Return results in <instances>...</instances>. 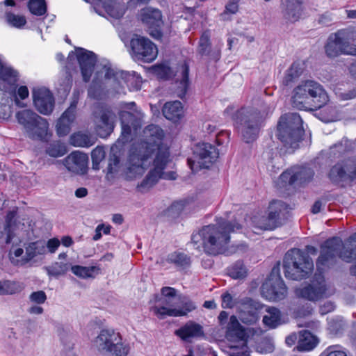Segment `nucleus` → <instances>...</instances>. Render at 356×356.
Listing matches in <instances>:
<instances>
[{"label": "nucleus", "mask_w": 356, "mask_h": 356, "mask_svg": "<svg viewBox=\"0 0 356 356\" xmlns=\"http://www.w3.org/2000/svg\"><path fill=\"white\" fill-rule=\"evenodd\" d=\"M26 255L23 260L27 263L37 255L43 254L46 252L45 243L43 241H37L27 244L25 247Z\"/></svg>", "instance_id": "obj_31"}, {"label": "nucleus", "mask_w": 356, "mask_h": 356, "mask_svg": "<svg viewBox=\"0 0 356 356\" xmlns=\"http://www.w3.org/2000/svg\"><path fill=\"white\" fill-rule=\"evenodd\" d=\"M345 243L339 237L329 238L321 246V254L318 258L316 264L329 266L332 264L338 256L340 258V253L342 252Z\"/></svg>", "instance_id": "obj_16"}, {"label": "nucleus", "mask_w": 356, "mask_h": 356, "mask_svg": "<svg viewBox=\"0 0 356 356\" xmlns=\"http://www.w3.org/2000/svg\"><path fill=\"white\" fill-rule=\"evenodd\" d=\"M23 286L18 282L2 280L0 281V295L15 294L20 292Z\"/></svg>", "instance_id": "obj_43"}, {"label": "nucleus", "mask_w": 356, "mask_h": 356, "mask_svg": "<svg viewBox=\"0 0 356 356\" xmlns=\"http://www.w3.org/2000/svg\"><path fill=\"white\" fill-rule=\"evenodd\" d=\"M30 300L36 304H42L47 300L46 293L43 291L33 292L29 296Z\"/></svg>", "instance_id": "obj_58"}, {"label": "nucleus", "mask_w": 356, "mask_h": 356, "mask_svg": "<svg viewBox=\"0 0 356 356\" xmlns=\"http://www.w3.org/2000/svg\"><path fill=\"white\" fill-rule=\"evenodd\" d=\"M307 252L293 248L286 252L283 260L284 273L286 278L301 280L307 278L314 268L312 259L308 254L315 255L317 249L312 245L306 246Z\"/></svg>", "instance_id": "obj_4"}, {"label": "nucleus", "mask_w": 356, "mask_h": 356, "mask_svg": "<svg viewBox=\"0 0 356 356\" xmlns=\"http://www.w3.org/2000/svg\"><path fill=\"white\" fill-rule=\"evenodd\" d=\"M161 295L168 299H174L177 296V290L172 287L165 286L161 289Z\"/></svg>", "instance_id": "obj_64"}, {"label": "nucleus", "mask_w": 356, "mask_h": 356, "mask_svg": "<svg viewBox=\"0 0 356 356\" xmlns=\"http://www.w3.org/2000/svg\"><path fill=\"white\" fill-rule=\"evenodd\" d=\"M76 53L71 51L69 54L68 60L74 59L76 56L85 82H88L94 71L95 65L97 62V56L95 53L88 51L83 48L78 47L76 49Z\"/></svg>", "instance_id": "obj_15"}, {"label": "nucleus", "mask_w": 356, "mask_h": 356, "mask_svg": "<svg viewBox=\"0 0 356 356\" xmlns=\"http://www.w3.org/2000/svg\"><path fill=\"white\" fill-rule=\"evenodd\" d=\"M33 99L35 107L41 114L49 115L52 113L55 101L49 90L40 88L33 90Z\"/></svg>", "instance_id": "obj_19"}, {"label": "nucleus", "mask_w": 356, "mask_h": 356, "mask_svg": "<svg viewBox=\"0 0 356 356\" xmlns=\"http://www.w3.org/2000/svg\"><path fill=\"white\" fill-rule=\"evenodd\" d=\"M121 124H127L136 130L140 127V119L134 113L129 111H122L120 113Z\"/></svg>", "instance_id": "obj_49"}, {"label": "nucleus", "mask_w": 356, "mask_h": 356, "mask_svg": "<svg viewBox=\"0 0 356 356\" xmlns=\"http://www.w3.org/2000/svg\"><path fill=\"white\" fill-rule=\"evenodd\" d=\"M266 314L263 317V323L270 329L276 328L282 324L281 312L274 307H268L266 309Z\"/></svg>", "instance_id": "obj_30"}, {"label": "nucleus", "mask_w": 356, "mask_h": 356, "mask_svg": "<svg viewBox=\"0 0 356 356\" xmlns=\"http://www.w3.org/2000/svg\"><path fill=\"white\" fill-rule=\"evenodd\" d=\"M283 209L284 204L282 201H273L269 205L268 216L261 219L260 228L272 230L282 225L284 221L282 218Z\"/></svg>", "instance_id": "obj_17"}, {"label": "nucleus", "mask_w": 356, "mask_h": 356, "mask_svg": "<svg viewBox=\"0 0 356 356\" xmlns=\"http://www.w3.org/2000/svg\"><path fill=\"white\" fill-rule=\"evenodd\" d=\"M70 144L76 147H89L93 145L95 140L90 135L78 132L70 136Z\"/></svg>", "instance_id": "obj_34"}, {"label": "nucleus", "mask_w": 356, "mask_h": 356, "mask_svg": "<svg viewBox=\"0 0 356 356\" xmlns=\"http://www.w3.org/2000/svg\"><path fill=\"white\" fill-rule=\"evenodd\" d=\"M211 51V43L210 41L209 31H205L202 33L197 47V53L200 56H210Z\"/></svg>", "instance_id": "obj_44"}, {"label": "nucleus", "mask_w": 356, "mask_h": 356, "mask_svg": "<svg viewBox=\"0 0 356 356\" xmlns=\"http://www.w3.org/2000/svg\"><path fill=\"white\" fill-rule=\"evenodd\" d=\"M162 113L166 119L176 122L183 115L182 104L179 101L168 102L164 104Z\"/></svg>", "instance_id": "obj_27"}, {"label": "nucleus", "mask_w": 356, "mask_h": 356, "mask_svg": "<svg viewBox=\"0 0 356 356\" xmlns=\"http://www.w3.org/2000/svg\"><path fill=\"white\" fill-rule=\"evenodd\" d=\"M169 151H166L165 149H161L160 153L156 154L154 159V168L148 172L140 184L138 185L139 188H149L157 183L163 175V171L169 161Z\"/></svg>", "instance_id": "obj_13"}, {"label": "nucleus", "mask_w": 356, "mask_h": 356, "mask_svg": "<svg viewBox=\"0 0 356 356\" xmlns=\"http://www.w3.org/2000/svg\"><path fill=\"white\" fill-rule=\"evenodd\" d=\"M230 350V356H250L246 342H244L241 348L231 346Z\"/></svg>", "instance_id": "obj_57"}, {"label": "nucleus", "mask_w": 356, "mask_h": 356, "mask_svg": "<svg viewBox=\"0 0 356 356\" xmlns=\"http://www.w3.org/2000/svg\"><path fill=\"white\" fill-rule=\"evenodd\" d=\"M296 185H302L309 182L314 177V170L309 167H294Z\"/></svg>", "instance_id": "obj_35"}, {"label": "nucleus", "mask_w": 356, "mask_h": 356, "mask_svg": "<svg viewBox=\"0 0 356 356\" xmlns=\"http://www.w3.org/2000/svg\"><path fill=\"white\" fill-rule=\"evenodd\" d=\"M46 153L51 157H59L67 152L66 146L60 141L49 143L46 148Z\"/></svg>", "instance_id": "obj_45"}, {"label": "nucleus", "mask_w": 356, "mask_h": 356, "mask_svg": "<svg viewBox=\"0 0 356 356\" xmlns=\"http://www.w3.org/2000/svg\"><path fill=\"white\" fill-rule=\"evenodd\" d=\"M242 229L236 221L220 218L215 225L204 226L198 232L193 234L191 243L197 249L203 248L209 255L216 256L224 253L230 241V233Z\"/></svg>", "instance_id": "obj_1"}, {"label": "nucleus", "mask_w": 356, "mask_h": 356, "mask_svg": "<svg viewBox=\"0 0 356 356\" xmlns=\"http://www.w3.org/2000/svg\"><path fill=\"white\" fill-rule=\"evenodd\" d=\"M302 0H282L284 18L291 22L298 21L302 13Z\"/></svg>", "instance_id": "obj_26"}, {"label": "nucleus", "mask_w": 356, "mask_h": 356, "mask_svg": "<svg viewBox=\"0 0 356 356\" xmlns=\"http://www.w3.org/2000/svg\"><path fill=\"white\" fill-rule=\"evenodd\" d=\"M197 163L202 168H209L218 158L217 148L208 143H199L194 150Z\"/></svg>", "instance_id": "obj_18"}, {"label": "nucleus", "mask_w": 356, "mask_h": 356, "mask_svg": "<svg viewBox=\"0 0 356 356\" xmlns=\"http://www.w3.org/2000/svg\"><path fill=\"white\" fill-rule=\"evenodd\" d=\"M88 96L96 100L104 99L106 96V92L102 86V83L95 79L88 90Z\"/></svg>", "instance_id": "obj_42"}, {"label": "nucleus", "mask_w": 356, "mask_h": 356, "mask_svg": "<svg viewBox=\"0 0 356 356\" xmlns=\"http://www.w3.org/2000/svg\"><path fill=\"white\" fill-rule=\"evenodd\" d=\"M28 8L29 11L36 16L44 15L47 10L45 0H29Z\"/></svg>", "instance_id": "obj_46"}, {"label": "nucleus", "mask_w": 356, "mask_h": 356, "mask_svg": "<svg viewBox=\"0 0 356 356\" xmlns=\"http://www.w3.org/2000/svg\"><path fill=\"white\" fill-rule=\"evenodd\" d=\"M68 171L84 175L88 170V156L86 154L75 151L62 161Z\"/></svg>", "instance_id": "obj_22"}, {"label": "nucleus", "mask_w": 356, "mask_h": 356, "mask_svg": "<svg viewBox=\"0 0 356 356\" xmlns=\"http://www.w3.org/2000/svg\"><path fill=\"white\" fill-rule=\"evenodd\" d=\"M105 157V152L102 147H97L91 153L92 169L99 170V163Z\"/></svg>", "instance_id": "obj_51"}, {"label": "nucleus", "mask_w": 356, "mask_h": 356, "mask_svg": "<svg viewBox=\"0 0 356 356\" xmlns=\"http://www.w3.org/2000/svg\"><path fill=\"white\" fill-rule=\"evenodd\" d=\"M72 272L76 276L81 278L94 277L95 275L100 273V268L98 266H73L71 267Z\"/></svg>", "instance_id": "obj_38"}, {"label": "nucleus", "mask_w": 356, "mask_h": 356, "mask_svg": "<svg viewBox=\"0 0 356 356\" xmlns=\"http://www.w3.org/2000/svg\"><path fill=\"white\" fill-rule=\"evenodd\" d=\"M282 280L280 276V264L277 262L272 268L270 276L267 280L277 281Z\"/></svg>", "instance_id": "obj_62"}, {"label": "nucleus", "mask_w": 356, "mask_h": 356, "mask_svg": "<svg viewBox=\"0 0 356 356\" xmlns=\"http://www.w3.org/2000/svg\"><path fill=\"white\" fill-rule=\"evenodd\" d=\"M175 334L182 340L188 341L190 338H198L204 335L203 327L192 321L175 331Z\"/></svg>", "instance_id": "obj_25"}, {"label": "nucleus", "mask_w": 356, "mask_h": 356, "mask_svg": "<svg viewBox=\"0 0 356 356\" xmlns=\"http://www.w3.org/2000/svg\"><path fill=\"white\" fill-rule=\"evenodd\" d=\"M262 296L269 300H283L287 294V288L283 280H266L261 287Z\"/></svg>", "instance_id": "obj_23"}, {"label": "nucleus", "mask_w": 356, "mask_h": 356, "mask_svg": "<svg viewBox=\"0 0 356 356\" xmlns=\"http://www.w3.org/2000/svg\"><path fill=\"white\" fill-rule=\"evenodd\" d=\"M96 134L102 138L108 137L114 130L115 114L106 105L97 103L92 111Z\"/></svg>", "instance_id": "obj_9"}, {"label": "nucleus", "mask_w": 356, "mask_h": 356, "mask_svg": "<svg viewBox=\"0 0 356 356\" xmlns=\"http://www.w3.org/2000/svg\"><path fill=\"white\" fill-rule=\"evenodd\" d=\"M6 21L12 26L20 29L26 23L24 16L15 15L10 12L6 13Z\"/></svg>", "instance_id": "obj_50"}, {"label": "nucleus", "mask_w": 356, "mask_h": 356, "mask_svg": "<svg viewBox=\"0 0 356 356\" xmlns=\"http://www.w3.org/2000/svg\"><path fill=\"white\" fill-rule=\"evenodd\" d=\"M340 259L346 263L356 262V233L348 238L340 253Z\"/></svg>", "instance_id": "obj_28"}, {"label": "nucleus", "mask_w": 356, "mask_h": 356, "mask_svg": "<svg viewBox=\"0 0 356 356\" xmlns=\"http://www.w3.org/2000/svg\"><path fill=\"white\" fill-rule=\"evenodd\" d=\"M227 274L235 280H242L246 277L248 270L242 261H237L227 268Z\"/></svg>", "instance_id": "obj_40"}, {"label": "nucleus", "mask_w": 356, "mask_h": 356, "mask_svg": "<svg viewBox=\"0 0 356 356\" xmlns=\"http://www.w3.org/2000/svg\"><path fill=\"white\" fill-rule=\"evenodd\" d=\"M120 77L124 79L127 86L131 90H140L141 89V76L135 72H120Z\"/></svg>", "instance_id": "obj_36"}, {"label": "nucleus", "mask_w": 356, "mask_h": 356, "mask_svg": "<svg viewBox=\"0 0 356 356\" xmlns=\"http://www.w3.org/2000/svg\"><path fill=\"white\" fill-rule=\"evenodd\" d=\"M318 343V339L308 330H302L299 333L297 349L300 351L312 350Z\"/></svg>", "instance_id": "obj_29"}, {"label": "nucleus", "mask_w": 356, "mask_h": 356, "mask_svg": "<svg viewBox=\"0 0 356 356\" xmlns=\"http://www.w3.org/2000/svg\"><path fill=\"white\" fill-rule=\"evenodd\" d=\"M122 124V133L120 138L117 141L118 144H124L129 140L130 136L131 134L132 126L127 124Z\"/></svg>", "instance_id": "obj_56"}, {"label": "nucleus", "mask_w": 356, "mask_h": 356, "mask_svg": "<svg viewBox=\"0 0 356 356\" xmlns=\"http://www.w3.org/2000/svg\"><path fill=\"white\" fill-rule=\"evenodd\" d=\"M296 295L311 302H317L327 298V287L324 277L321 275L315 274L314 280L311 283L296 289Z\"/></svg>", "instance_id": "obj_12"}, {"label": "nucleus", "mask_w": 356, "mask_h": 356, "mask_svg": "<svg viewBox=\"0 0 356 356\" xmlns=\"http://www.w3.org/2000/svg\"><path fill=\"white\" fill-rule=\"evenodd\" d=\"M228 337L236 338L238 340L245 341L246 342L247 334L245 328L241 325L236 330L233 331V333L227 334Z\"/></svg>", "instance_id": "obj_59"}, {"label": "nucleus", "mask_w": 356, "mask_h": 356, "mask_svg": "<svg viewBox=\"0 0 356 356\" xmlns=\"http://www.w3.org/2000/svg\"><path fill=\"white\" fill-rule=\"evenodd\" d=\"M17 72L0 60V79L8 82L17 81Z\"/></svg>", "instance_id": "obj_48"}, {"label": "nucleus", "mask_w": 356, "mask_h": 356, "mask_svg": "<svg viewBox=\"0 0 356 356\" xmlns=\"http://www.w3.org/2000/svg\"><path fill=\"white\" fill-rule=\"evenodd\" d=\"M78 101L74 99L69 108L62 114L56 124V132L59 136H67L71 130V124L75 119Z\"/></svg>", "instance_id": "obj_24"}, {"label": "nucleus", "mask_w": 356, "mask_h": 356, "mask_svg": "<svg viewBox=\"0 0 356 356\" xmlns=\"http://www.w3.org/2000/svg\"><path fill=\"white\" fill-rule=\"evenodd\" d=\"M240 0H229L225 6V11L221 14V17L224 20L227 19L226 15L227 14H236L238 10V2Z\"/></svg>", "instance_id": "obj_55"}, {"label": "nucleus", "mask_w": 356, "mask_h": 356, "mask_svg": "<svg viewBox=\"0 0 356 356\" xmlns=\"http://www.w3.org/2000/svg\"><path fill=\"white\" fill-rule=\"evenodd\" d=\"M168 261L170 264H173L179 269L188 268L191 263L190 257L179 252H175L170 254L168 257Z\"/></svg>", "instance_id": "obj_33"}, {"label": "nucleus", "mask_w": 356, "mask_h": 356, "mask_svg": "<svg viewBox=\"0 0 356 356\" xmlns=\"http://www.w3.org/2000/svg\"><path fill=\"white\" fill-rule=\"evenodd\" d=\"M18 122L23 125L29 138L43 140L47 134L49 124L47 120L31 110H23L16 114Z\"/></svg>", "instance_id": "obj_6"}, {"label": "nucleus", "mask_w": 356, "mask_h": 356, "mask_svg": "<svg viewBox=\"0 0 356 356\" xmlns=\"http://www.w3.org/2000/svg\"><path fill=\"white\" fill-rule=\"evenodd\" d=\"M185 207V203L183 201L175 202L167 210V215L171 218L178 217Z\"/></svg>", "instance_id": "obj_52"}, {"label": "nucleus", "mask_w": 356, "mask_h": 356, "mask_svg": "<svg viewBox=\"0 0 356 356\" xmlns=\"http://www.w3.org/2000/svg\"><path fill=\"white\" fill-rule=\"evenodd\" d=\"M95 343L99 350L110 353L113 356H126L129 351V347L122 342L120 334L113 330H101Z\"/></svg>", "instance_id": "obj_7"}, {"label": "nucleus", "mask_w": 356, "mask_h": 356, "mask_svg": "<svg viewBox=\"0 0 356 356\" xmlns=\"http://www.w3.org/2000/svg\"><path fill=\"white\" fill-rule=\"evenodd\" d=\"M234 305L232 296L229 292L222 295V307L223 308H232Z\"/></svg>", "instance_id": "obj_61"}, {"label": "nucleus", "mask_w": 356, "mask_h": 356, "mask_svg": "<svg viewBox=\"0 0 356 356\" xmlns=\"http://www.w3.org/2000/svg\"><path fill=\"white\" fill-rule=\"evenodd\" d=\"M339 97L341 100H350L356 97V88L345 90L339 93Z\"/></svg>", "instance_id": "obj_63"}, {"label": "nucleus", "mask_w": 356, "mask_h": 356, "mask_svg": "<svg viewBox=\"0 0 356 356\" xmlns=\"http://www.w3.org/2000/svg\"><path fill=\"white\" fill-rule=\"evenodd\" d=\"M179 300L181 301L182 307L180 309L177 308H167L165 307H154L153 308L156 315L160 318H164L165 316H186L188 313L195 310L196 305L187 297L183 296L179 297Z\"/></svg>", "instance_id": "obj_21"}, {"label": "nucleus", "mask_w": 356, "mask_h": 356, "mask_svg": "<svg viewBox=\"0 0 356 356\" xmlns=\"http://www.w3.org/2000/svg\"><path fill=\"white\" fill-rule=\"evenodd\" d=\"M261 127L258 125L237 126L243 140L246 143H252L257 138Z\"/></svg>", "instance_id": "obj_37"}, {"label": "nucleus", "mask_w": 356, "mask_h": 356, "mask_svg": "<svg viewBox=\"0 0 356 356\" xmlns=\"http://www.w3.org/2000/svg\"><path fill=\"white\" fill-rule=\"evenodd\" d=\"M280 181L290 186L296 185L294 168L282 172L280 177Z\"/></svg>", "instance_id": "obj_54"}, {"label": "nucleus", "mask_w": 356, "mask_h": 356, "mask_svg": "<svg viewBox=\"0 0 356 356\" xmlns=\"http://www.w3.org/2000/svg\"><path fill=\"white\" fill-rule=\"evenodd\" d=\"M189 66L186 63H184L181 66V80L179 83L177 89L175 93L178 97L183 99L187 92L189 86Z\"/></svg>", "instance_id": "obj_32"}, {"label": "nucleus", "mask_w": 356, "mask_h": 356, "mask_svg": "<svg viewBox=\"0 0 356 356\" xmlns=\"http://www.w3.org/2000/svg\"><path fill=\"white\" fill-rule=\"evenodd\" d=\"M120 151L118 149V145H113L111 148V152L108 164V173H115L118 172L120 167Z\"/></svg>", "instance_id": "obj_41"}, {"label": "nucleus", "mask_w": 356, "mask_h": 356, "mask_svg": "<svg viewBox=\"0 0 356 356\" xmlns=\"http://www.w3.org/2000/svg\"><path fill=\"white\" fill-rule=\"evenodd\" d=\"M140 18L147 26L149 34L155 39H161L163 36L162 26L163 22L161 10L151 7L141 10Z\"/></svg>", "instance_id": "obj_14"}, {"label": "nucleus", "mask_w": 356, "mask_h": 356, "mask_svg": "<svg viewBox=\"0 0 356 356\" xmlns=\"http://www.w3.org/2000/svg\"><path fill=\"white\" fill-rule=\"evenodd\" d=\"M143 134L145 140L133 144L129 155V161L132 165L143 168L145 162L152 155L159 154L161 149L169 151L168 148L162 143L164 133L160 127L149 124L145 128Z\"/></svg>", "instance_id": "obj_2"}, {"label": "nucleus", "mask_w": 356, "mask_h": 356, "mask_svg": "<svg viewBox=\"0 0 356 356\" xmlns=\"http://www.w3.org/2000/svg\"><path fill=\"white\" fill-rule=\"evenodd\" d=\"M70 267V264L63 262H55L51 266L46 268L49 275L58 277L65 274Z\"/></svg>", "instance_id": "obj_47"}, {"label": "nucleus", "mask_w": 356, "mask_h": 356, "mask_svg": "<svg viewBox=\"0 0 356 356\" xmlns=\"http://www.w3.org/2000/svg\"><path fill=\"white\" fill-rule=\"evenodd\" d=\"M302 73V68L300 63H293L285 73L283 79V85L288 86L298 79Z\"/></svg>", "instance_id": "obj_39"}, {"label": "nucleus", "mask_w": 356, "mask_h": 356, "mask_svg": "<svg viewBox=\"0 0 356 356\" xmlns=\"http://www.w3.org/2000/svg\"><path fill=\"white\" fill-rule=\"evenodd\" d=\"M240 326H241V325L238 322L236 316H235L234 315L231 316L229 318V321L227 325V334L229 333H233V331L236 330Z\"/></svg>", "instance_id": "obj_60"}, {"label": "nucleus", "mask_w": 356, "mask_h": 356, "mask_svg": "<svg viewBox=\"0 0 356 356\" xmlns=\"http://www.w3.org/2000/svg\"><path fill=\"white\" fill-rule=\"evenodd\" d=\"M236 126L258 125L261 127L265 120L264 115L257 108H242L232 116Z\"/></svg>", "instance_id": "obj_20"}, {"label": "nucleus", "mask_w": 356, "mask_h": 356, "mask_svg": "<svg viewBox=\"0 0 356 356\" xmlns=\"http://www.w3.org/2000/svg\"><path fill=\"white\" fill-rule=\"evenodd\" d=\"M325 49L327 56L330 58L337 57L342 54L356 55V45L348 42L345 30H339L334 34L330 35Z\"/></svg>", "instance_id": "obj_11"}, {"label": "nucleus", "mask_w": 356, "mask_h": 356, "mask_svg": "<svg viewBox=\"0 0 356 356\" xmlns=\"http://www.w3.org/2000/svg\"><path fill=\"white\" fill-rule=\"evenodd\" d=\"M330 181L341 187L351 185L356 180V159H348L337 163L330 170Z\"/></svg>", "instance_id": "obj_8"}, {"label": "nucleus", "mask_w": 356, "mask_h": 356, "mask_svg": "<svg viewBox=\"0 0 356 356\" xmlns=\"http://www.w3.org/2000/svg\"><path fill=\"white\" fill-rule=\"evenodd\" d=\"M304 133L302 120L298 113H288L280 118L277 136L284 147L293 149L298 148Z\"/></svg>", "instance_id": "obj_5"}, {"label": "nucleus", "mask_w": 356, "mask_h": 356, "mask_svg": "<svg viewBox=\"0 0 356 356\" xmlns=\"http://www.w3.org/2000/svg\"><path fill=\"white\" fill-rule=\"evenodd\" d=\"M328 101L323 87L312 80L301 81L293 91L291 104L299 110H314L321 108Z\"/></svg>", "instance_id": "obj_3"}, {"label": "nucleus", "mask_w": 356, "mask_h": 356, "mask_svg": "<svg viewBox=\"0 0 356 356\" xmlns=\"http://www.w3.org/2000/svg\"><path fill=\"white\" fill-rule=\"evenodd\" d=\"M132 57L145 63L153 61L158 54L156 46L147 38L134 34L129 42Z\"/></svg>", "instance_id": "obj_10"}, {"label": "nucleus", "mask_w": 356, "mask_h": 356, "mask_svg": "<svg viewBox=\"0 0 356 356\" xmlns=\"http://www.w3.org/2000/svg\"><path fill=\"white\" fill-rule=\"evenodd\" d=\"M319 356H347L344 350L339 345L328 346Z\"/></svg>", "instance_id": "obj_53"}]
</instances>
